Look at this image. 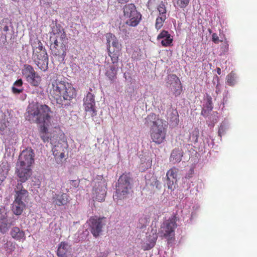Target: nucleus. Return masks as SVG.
Instances as JSON below:
<instances>
[{
    "instance_id": "nucleus-1",
    "label": "nucleus",
    "mask_w": 257,
    "mask_h": 257,
    "mask_svg": "<svg viewBox=\"0 0 257 257\" xmlns=\"http://www.w3.org/2000/svg\"><path fill=\"white\" fill-rule=\"evenodd\" d=\"M49 96L62 108L71 105V101L76 96V91L72 85L65 80L54 77L50 80Z\"/></svg>"
},
{
    "instance_id": "nucleus-2",
    "label": "nucleus",
    "mask_w": 257,
    "mask_h": 257,
    "mask_svg": "<svg viewBox=\"0 0 257 257\" xmlns=\"http://www.w3.org/2000/svg\"><path fill=\"white\" fill-rule=\"evenodd\" d=\"M145 125L150 128V137L153 142L161 144L165 140L167 125L159 115L151 113L145 118Z\"/></svg>"
},
{
    "instance_id": "nucleus-3",
    "label": "nucleus",
    "mask_w": 257,
    "mask_h": 257,
    "mask_svg": "<svg viewBox=\"0 0 257 257\" xmlns=\"http://www.w3.org/2000/svg\"><path fill=\"white\" fill-rule=\"evenodd\" d=\"M51 109L46 104H33L28 108L26 118L37 123H45L50 119Z\"/></svg>"
},
{
    "instance_id": "nucleus-4",
    "label": "nucleus",
    "mask_w": 257,
    "mask_h": 257,
    "mask_svg": "<svg viewBox=\"0 0 257 257\" xmlns=\"http://www.w3.org/2000/svg\"><path fill=\"white\" fill-rule=\"evenodd\" d=\"M132 179L129 174L123 173L118 178L116 184V190L113 198L116 200H122L128 197L133 192L131 184Z\"/></svg>"
},
{
    "instance_id": "nucleus-5",
    "label": "nucleus",
    "mask_w": 257,
    "mask_h": 257,
    "mask_svg": "<svg viewBox=\"0 0 257 257\" xmlns=\"http://www.w3.org/2000/svg\"><path fill=\"white\" fill-rule=\"evenodd\" d=\"M177 217L173 214L169 219L163 221L159 230L158 234L168 240L173 238L175 236V230L177 227Z\"/></svg>"
},
{
    "instance_id": "nucleus-6",
    "label": "nucleus",
    "mask_w": 257,
    "mask_h": 257,
    "mask_svg": "<svg viewBox=\"0 0 257 257\" xmlns=\"http://www.w3.org/2000/svg\"><path fill=\"white\" fill-rule=\"evenodd\" d=\"M50 41H68L67 34L64 28L57 21H53L50 25Z\"/></svg>"
},
{
    "instance_id": "nucleus-7",
    "label": "nucleus",
    "mask_w": 257,
    "mask_h": 257,
    "mask_svg": "<svg viewBox=\"0 0 257 257\" xmlns=\"http://www.w3.org/2000/svg\"><path fill=\"white\" fill-rule=\"evenodd\" d=\"M50 43V49L53 56L59 61H63L66 55L68 41H52Z\"/></svg>"
},
{
    "instance_id": "nucleus-8",
    "label": "nucleus",
    "mask_w": 257,
    "mask_h": 257,
    "mask_svg": "<svg viewBox=\"0 0 257 257\" xmlns=\"http://www.w3.org/2000/svg\"><path fill=\"white\" fill-rule=\"evenodd\" d=\"M15 174L18 178V183L26 182L31 176L32 171L31 167L17 163Z\"/></svg>"
},
{
    "instance_id": "nucleus-9",
    "label": "nucleus",
    "mask_w": 257,
    "mask_h": 257,
    "mask_svg": "<svg viewBox=\"0 0 257 257\" xmlns=\"http://www.w3.org/2000/svg\"><path fill=\"white\" fill-rule=\"evenodd\" d=\"M167 86L171 87L173 94L175 96L180 95L182 91V86L179 77L175 74H170L166 82Z\"/></svg>"
},
{
    "instance_id": "nucleus-10",
    "label": "nucleus",
    "mask_w": 257,
    "mask_h": 257,
    "mask_svg": "<svg viewBox=\"0 0 257 257\" xmlns=\"http://www.w3.org/2000/svg\"><path fill=\"white\" fill-rule=\"evenodd\" d=\"M94 97L92 93L88 92L83 99L85 110L92 117L95 116L97 112L95 109Z\"/></svg>"
},
{
    "instance_id": "nucleus-11",
    "label": "nucleus",
    "mask_w": 257,
    "mask_h": 257,
    "mask_svg": "<svg viewBox=\"0 0 257 257\" xmlns=\"http://www.w3.org/2000/svg\"><path fill=\"white\" fill-rule=\"evenodd\" d=\"M104 218L91 217L89 220L90 231L93 235L97 237L102 231V228L105 224L103 222Z\"/></svg>"
},
{
    "instance_id": "nucleus-12",
    "label": "nucleus",
    "mask_w": 257,
    "mask_h": 257,
    "mask_svg": "<svg viewBox=\"0 0 257 257\" xmlns=\"http://www.w3.org/2000/svg\"><path fill=\"white\" fill-rule=\"evenodd\" d=\"M14 222V221L8 218V213L5 209H0V232L2 233H7Z\"/></svg>"
},
{
    "instance_id": "nucleus-13",
    "label": "nucleus",
    "mask_w": 257,
    "mask_h": 257,
    "mask_svg": "<svg viewBox=\"0 0 257 257\" xmlns=\"http://www.w3.org/2000/svg\"><path fill=\"white\" fill-rule=\"evenodd\" d=\"M34 154L33 151L32 149H26L23 150L19 155L17 163L31 167L34 162Z\"/></svg>"
},
{
    "instance_id": "nucleus-14",
    "label": "nucleus",
    "mask_w": 257,
    "mask_h": 257,
    "mask_svg": "<svg viewBox=\"0 0 257 257\" xmlns=\"http://www.w3.org/2000/svg\"><path fill=\"white\" fill-rule=\"evenodd\" d=\"M14 192L15 193L14 200L25 203L28 199L29 192L24 188L21 183H17L14 188Z\"/></svg>"
},
{
    "instance_id": "nucleus-15",
    "label": "nucleus",
    "mask_w": 257,
    "mask_h": 257,
    "mask_svg": "<svg viewBox=\"0 0 257 257\" xmlns=\"http://www.w3.org/2000/svg\"><path fill=\"white\" fill-rule=\"evenodd\" d=\"M68 148L67 144H62V143H58L55 145L52 148V152L55 159L58 163L63 162L65 157V153Z\"/></svg>"
},
{
    "instance_id": "nucleus-16",
    "label": "nucleus",
    "mask_w": 257,
    "mask_h": 257,
    "mask_svg": "<svg viewBox=\"0 0 257 257\" xmlns=\"http://www.w3.org/2000/svg\"><path fill=\"white\" fill-rule=\"evenodd\" d=\"M70 200V196L67 193L53 192L52 197V202L55 206H62L66 205L69 203Z\"/></svg>"
},
{
    "instance_id": "nucleus-17",
    "label": "nucleus",
    "mask_w": 257,
    "mask_h": 257,
    "mask_svg": "<svg viewBox=\"0 0 257 257\" xmlns=\"http://www.w3.org/2000/svg\"><path fill=\"white\" fill-rule=\"evenodd\" d=\"M93 198L99 202L104 201L106 191L104 183H98L93 189Z\"/></svg>"
},
{
    "instance_id": "nucleus-18",
    "label": "nucleus",
    "mask_w": 257,
    "mask_h": 257,
    "mask_svg": "<svg viewBox=\"0 0 257 257\" xmlns=\"http://www.w3.org/2000/svg\"><path fill=\"white\" fill-rule=\"evenodd\" d=\"M178 172L179 169L175 167L171 168L167 172V185L169 189H174V184L177 182Z\"/></svg>"
},
{
    "instance_id": "nucleus-19",
    "label": "nucleus",
    "mask_w": 257,
    "mask_h": 257,
    "mask_svg": "<svg viewBox=\"0 0 257 257\" xmlns=\"http://www.w3.org/2000/svg\"><path fill=\"white\" fill-rule=\"evenodd\" d=\"M11 23L8 18H4L0 22V32L2 33L0 41L5 44L7 42V37Z\"/></svg>"
},
{
    "instance_id": "nucleus-20",
    "label": "nucleus",
    "mask_w": 257,
    "mask_h": 257,
    "mask_svg": "<svg viewBox=\"0 0 257 257\" xmlns=\"http://www.w3.org/2000/svg\"><path fill=\"white\" fill-rule=\"evenodd\" d=\"M157 40H161V44L164 47H168L171 46L173 40L170 34L166 30H163L158 35Z\"/></svg>"
},
{
    "instance_id": "nucleus-21",
    "label": "nucleus",
    "mask_w": 257,
    "mask_h": 257,
    "mask_svg": "<svg viewBox=\"0 0 257 257\" xmlns=\"http://www.w3.org/2000/svg\"><path fill=\"white\" fill-rule=\"evenodd\" d=\"M42 57H34V62L38 68L42 71H46L48 68V56L42 55Z\"/></svg>"
},
{
    "instance_id": "nucleus-22",
    "label": "nucleus",
    "mask_w": 257,
    "mask_h": 257,
    "mask_svg": "<svg viewBox=\"0 0 257 257\" xmlns=\"http://www.w3.org/2000/svg\"><path fill=\"white\" fill-rule=\"evenodd\" d=\"M70 245L65 241L61 242L58 246L57 255L58 257H67V253L70 250Z\"/></svg>"
},
{
    "instance_id": "nucleus-23",
    "label": "nucleus",
    "mask_w": 257,
    "mask_h": 257,
    "mask_svg": "<svg viewBox=\"0 0 257 257\" xmlns=\"http://www.w3.org/2000/svg\"><path fill=\"white\" fill-rule=\"evenodd\" d=\"M10 235L16 240H25L26 238L25 232L18 227H13L10 231Z\"/></svg>"
},
{
    "instance_id": "nucleus-24",
    "label": "nucleus",
    "mask_w": 257,
    "mask_h": 257,
    "mask_svg": "<svg viewBox=\"0 0 257 257\" xmlns=\"http://www.w3.org/2000/svg\"><path fill=\"white\" fill-rule=\"evenodd\" d=\"M123 16L125 18L131 17L139 13L137 10L136 6L134 4L125 5L123 7Z\"/></svg>"
},
{
    "instance_id": "nucleus-25",
    "label": "nucleus",
    "mask_w": 257,
    "mask_h": 257,
    "mask_svg": "<svg viewBox=\"0 0 257 257\" xmlns=\"http://www.w3.org/2000/svg\"><path fill=\"white\" fill-rule=\"evenodd\" d=\"M107 50L108 56L111 58V61L113 64H117L118 62L121 49L113 48L112 50L110 48L109 45H107Z\"/></svg>"
},
{
    "instance_id": "nucleus-26",
    "label": "nucleus",
    "mask_w": 257,
    "mask_h": 257,
    "mask_svg": "<svg viewBox=\"0 0 257 257\" xmlns=\"http://www.w3.org/2000/svg\"><path fill=\"white\" fill-rule=\"evenodd\" d=\"M26 208V203L23 202H20L14 200L12 207V210L16 215H21Z\"/></svg>"
},
{
    "instance_id": "nucleus-27",
    "label": "nucleus",
    "mask_w": 257,
    "mask_h": 257,
    "mask_svg": "<svg viewBox=\"0 0 257 257\" xmlns=\"http://www.w3.org/2000/svg\"><path fill=\"white\" fill-rule=\"evenodd\" d=\"M106 38L107 45H109L110 47L111 45L113 48L121 49V45L114 35L111 33H107Z\"/></svg>"
},
{
    "instance_id": "nucleus-28",
    "label": "nucleus",
    "mask_w": 257,
    "mask_h": 257,
    "mask_svg": "<svg viewBox=\"0 0 257 257\" xmlns=\"http://www.w3.org/2000/svg\"><path fill=\"white\" fill-rule=\"evenodd\" d=\"M128 19L126 22V25L130 27H135L138 25L142 20V15L139 12L131 17L127 18Z\"/></svg>"
},
{
    "instance_id": "nucleus-29",
    "label": "nucleus",
    "mask_w": 257,
    "mask_h": 257,
    "mask_svg": "<svg viewBox=\"0 0 257 257\" xmlns=\"http://www.w3.org/2000/svg\"><path fill=\"white\" fill-rule=\"evenodd\" d=\"M22 74L26 80L30 78L34 74L37 73L34 70L33 67L29 64H25L22 69Z\"/></svg>"
},
{
    "instance_id": "nucleus-30",
    "label": "nucleus",
    "mask_w": 257,
    "mask_h": 257,
    "mask_svg": "<svg viewBox=\"0 0 257 257\" xmlns=\"http://www.w3.org/2000/svg\"><path fill=\"white\" fill-rule=\"evenodd\" d=\"M10 169V164L7 162H3L0 165V179L4 181L8 175Z\"/></svg>"
},
{
    "instance_id": "nucleus-31",
    "label": "nucleus",
    "mask_w": 257,
    "mask_h": 257,
    "mask_svg": "<svg viewBox=\"0 0 257 257\" xmlns=\"http://www.w3.org/2000/svg\"><path fill=\"white\" fill-rule=\"evenodd\" d=\"M182 156L183 154L180 150L174 149L171 153L170 161L174 164L179 163L181 161Z\"/></svg>"
},
{
    "instance_id": "nucleus-32",
    "label": "nucleus",
    "mask_w": 257,
    "mask_h": 257,
    "mask_svg": "<svg viewBox=\"0 0 257 257\" xmlns=\"http://www.w3.org/2000/svg\"><path fill=\"white\" fill-rule=\"evenodd\" d=\"M117 68L114 65H111L105 72V75L111 82H113L117 78Z\"/></svg>"
},
{
    "instance_id": "nucleus-33",
    "label": "nucleus",
    "mask_w": 257,
    "mask_h": 257,
    "mask_svg": "<svg viewBox=\"0 0 257 257\" xmlns=\"http://www.w3.org/2000/svg\"><path fill=\"white\" fill-rule=\"evenodd\" d=\"M26 81L31 86L38 87L41 84L42 79L40 75L37 72Z\"/></svg>"
},
{
    "instance_id": "nucleus-34",
    "label": "nucleus",
    "mask_w": 257,
    "mask_h": 257,
    "mask_svg": "<svg viewBox=\"0 0 257 257\" xmlns=\"http://www.w3.org/2000/svg\"><path fill=\"white\" fill-rule=\"evenodd\" d=\"M23 81L22 79H18L14 84L12 87V92L15 94H20L22 93L24 89L23 88Z\"/></svg>"
},
{
    "instance_id": "nucleus-35",
    "label": "nucleus",
    "mask_w": 257,
    "mask_h": 257,
    "mask_svg": "<svg viewBox=\"0 0 257 257\" xmlns=\"http://www.w3.org/2000/svg\"><path fill=\"white\" fill-rule=\"evenodd\" d=\"M191 0H173L174 6L176 8H185L190 3Z\"/></svg>"
},
{
    "instance_id": "nucleus-36",
    "label": "nucleus",
    "mask_w": 257,
    "mask_h": 257,
    "mask_svg": "<svg viewBox=\"0 0 257 257\" xmlns=\"http://www.w3.org/2000/svg\"><path fill=\"white\" fill-rule=\"evenodd\" d=\"M166 16H159L156 20L155 27L158 30L163 26L164 22L166 20Z\"/></svg>"
},
{
    "instance_id": "nucleus-37",
    "label": "nucleus",
    "mask_w": 257,
    "mask_h": 257,
    "mask_svg": "<svg viewBox=\"0 0 257 257\" xmlns=\"http://www.w3.org/2000/svg\"><path fill=\"white\" fill-rule=\"evenodd\" d=\"M33 52L34 57L37 56L42 57V56H43L42 55H48L45 48L43 47V44L41 45V48L40 47L33 51Z\"/></svg>"
},
{
    "instance_id": "nucleus-38",
    "label": "nucleus",
    "mask_w": 257,
    "mask_h": 257,
    "mask_svg": "<svg viewBox=\"0 0 257 257\" xmlns=\"http://www.w3.org/2000/svg\"><path fill=\"white\" fill-rule=\"evenodd\" d=\"M227 83L230 86H233L235 82V74L233 72L230 73L226 77Z\"/></svg>"
},
{
    "instance_id": "nucleus-39",
    "label": "nucleus",
    "mask_w": 257,
    "mask_h": 257,
    "mask_svg": "<svg viewBox=\"0 0 257 257\" xmlns=\"http://www.w3.org/2000/svg\"><path fill=\"white\" fill-rule=\"evenodd\" d=\"M42 44V43L38 38H36L33 40L31 41V45L32 47L33 51L40 47L41 48V45Z\"/></svg>"
},
{
    "instance_id": "nucleus-40",
    "label": "nucleus",
    "mask_w": 257,
    "mask_h": 257,
    "mask_svg": "<svg viewBox=\"0 0 257 257\" xmlns=\"http://www.w3.org/2000/svg\"><path fill=\"white\" fill-rule=\"evenodd\" d=\"M157 10L159 13V16H166L167 10L165 5L163 2L158 5Z\"/></svg>"
},
{
    "instance_id": "nucleus-41",
    "label": "nucleus",
    "mask_w": 257,
    "mask_h": 257,
    "mask_svg": "<svg viewBox=\"0 0 257 257\" xmlns=\"http://www.w3.org/2000/svg\"><path fill=\"white\" fill-rule=\"evenodd\" d=\"M221 50L222 51V54L223 55L227 53L229 50V44L227 41H225L221 46Z\"/></svg>"
},
{
    "instance_id": "nucleus-42",
    "label": "nucleus",
    "mask_w": 257,
    "mask_h": 257,
    "mask_svg": "<svg viewBox=\"0 0 257 257\" xmlns=\"http://www.w3.org/2000/svg\"><path fill=\"white\" fill-rule=\"evenodd\" d=\"M151 185L153 186H155L156 188L159 189L160 188V182L157 180V178L155 177H153L152 178V183Z\"/></svg>"
},
{
    "instance_id": "nucleus-43",
    "label": "nucleus",
    "mask_w": 257,
    "mask_h": 257,
    "mask_svg": "<svg viewBox=\"0 0 257 257\" xmlns=\"http://www.w3.org/2000/svg\"><path fill=\"white\" fill-rule=\"evenodd\" d=\"M59 0H44L45 4L48 7H51L52 5L57 4Z\"/></svg>"
},
{
    "instance_id": "nucleus-44",
    "label": "nucleus",
    "mask_w": 257,
    "mask_h": 257,
    "mask_svg": "<svg viewBox=\"0 0 257 257\" xmlns=\"http://www.w3.org/2000/svg\"><path fill=\"white\" fill-rule=\"evenodd\" d=\"M206 107L209 111H211L213 109L212 98L210 96L207 97V102L206 104Z\"/></svg>"
},
{
    "instance_id": "nucleus-45",
    "label": "nucleus",
    "mask_w": 257,
    "mask_h": 257,
    "mask_svg": "<svg viewBox=\"0 0 257 257\" xmlns=\"http://www.w3.org/2000/svg\"><path fill=\"white\" fill-rule=\"evenodd\" d=\"M212 40L215 44H218L219 42H222V40H219L216 33H213L212 35Z\"/></svg>"
},
{
    "instance_id": "nucleus-46",
    "label": "nucleus",
    "mask_w": 257,
    "mask_h": 257,
    "mask_svg": "<svg viewBox=\"0 0 257 257\" xmlns=\"http://www.w3.org/2000/svg\"><path fill=\"white\" fill-rule=\"evenodd\" d=\"M40 137L44 142H49L50 140V138L48 133H47V135L43 134H40Z\"/></svg>"
},
{
    "instance_id": "nucleus-47",
    "label": "nucleus",
    "mask_w": 257,
    "mask_h": 257,
    "mask_svg": "<svg viewBox=\"0 0 257 257\" xmlns=\"http://www.w3.org/2000/svg\"><path fill=\"white\" fill-rule=\"evenodd\" d=\"M109 252L108 251H100L98 252L95 257H107Z\"/></svg>"
},
{
    "instance_id": "nucleus-48",
    "label": "nucleus",
    "mask_w": 257,
    "mask_h": 257,
    "mask_svg": "<svg viewBox=\"0 0 257 257\" xmlns=\"http://www.w3.org/2000/svg\"><path fill=\"white\" fill-rule=\"evenodd\" d=\"M47 133H48V128L47 127H46L44 125L41 126L40 128V134H43L47 135Z\"/></svg>"
},
{
    "instance_id": "nucleus-49",
    "label": "nucleus",
    "mask_w": 257,
    "mask_h": 257,
    "mask_svg": "<svg viewBox=\"0 0 257 257\" xmlns=\"http://www.w3.org/2000/svg\"><path fill=\"white\" fill-rule=\"evenodd\" d=\"M70 183H71L72 185L75 188H77L78 187L79 185V182L76 180H70Z\"/></svg>"
},
{
    "instance_id": "nucleus-50",
    "label": "nucleus",
    "mask_w": 257,
    "mask_h": 257,
    "mask_svg": "<svg viewBox=\"0 0 257 257\" xmlns=\"http://www.w3.org/2000/svg\"><path fill=\"white\" fill-rule=\"evenodd\" d=\"M7 127L6 122H0V131H4Z\"/></svg>"
},
{
    "instance_id": "nucleus-51",
    "label": "nucleus",
    "mask_w": 257,
    "mask_h": 257,
    "mask_svg": "<svg viewBox=\"0 0 257 257\" xmlns=\"http://www.w3.org/2000/svg\"><path fill=\"white\" fill-rule=\"evenodd\" d=\"M118 3L121 4H124L127 3L129 0H116Z\"/></svg>"
},
{
    "instance_id": "nucleus-52",
    "label": "nucleus",
    "mask_w": 257,
    "mask_h": 257,
    "mask_svg": "<svg viewBox=\"0 0 257 257\" xmlns=\"http://www.w3.org/2000/svg\"><path fill=\"white\" fill-rule=\"evenodd\" d=\"M131 58L133 60H137L138 59V55H136L135 52H134V53L132 54Z\"/></svg>"
},
{
    "instance_id": "nucleus-53",
    "label": "nucleus",
    "mask_w": 257,
    "mask_h": 257,
    "mask_svg": "<svg viewBox=\"0 0 257 257\" xmlns=\"http://www.w3.org/2000/svg\"><path fill=\"white\" fill-rule=\"evenodd\" d=\"M216 70H217V73L218 75H220L221 73V69L219 67H217V69H216Z\"/></svg>"
},
{
    "instance_id": "nucleus-54",
    "label": "nucleus",
    "mask_w": 257,
    "mask_h": 257,
    "mask_svg": "<svg viewBox=\"0 0 257 257\" xmlns=\"http://www.w3.org/2000/svg\"><path fill=\"white\" fill-rule=\"evenodd\" d=\"M176 119L177 120V121H179V119H178V117L176 118Z\"/></svg>"
}]
</instances>
